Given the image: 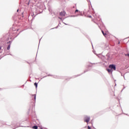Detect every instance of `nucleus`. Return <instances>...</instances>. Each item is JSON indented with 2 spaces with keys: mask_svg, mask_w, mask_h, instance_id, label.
I'll return each mask as SVG.
<instances>
[{
  "mask_svg": "<svg viewBox=\"0 0 129 129\" xmlns=\"http://www.w3.org/2000/svg\"><path fill=\"white\" fill-rule=\"evenodd\" d=\"M90 12L89 11L85 10L83 12V13H81V16H84L86 17L87 18H91V15H89Z\"/></svg>",
  "mask_w": 129,
  "mask_h": 129,
  "instance_id": "obj_1",
  "label": "nucleus"
},
{
  "mask_svg": "<svg viewBox=\"0 0 129 129\" xmlns=\"http://www.w3.org/2000/svg\"><path fill=\"white\" fill-rule=\"evenodd\" d=\"M109 69H111L113 71H115L116 70V66L114 64H111L109 65Z\"/></svg>",
  "mask_w": 129,
  "mask_h": 129,
  "instance_id": "obj_2",
  "label": "nucleus"
},
{
  "mask_svg": "<svg viewBox=\"0 0 129 129\" xmlns=\"http://www.w3.org/2000/svg\"><path fill=\"white\" fill-rule=\"evenodd\" d=\"M97 56L99 58H100L103 62H106L105 61V60H106V57H105V56L102 55L101 54H99L97 55Z\"/></svg>",
  "mask_w": 129,
  "mask_h": 129,
  "instance_id": "obj_3",
  "label": "nucleus"
},
{
  "mask_svg": "<svg viewBox=\"0 0 129 129\" xmlns=\"http://www.w3.org/2000/svg\"><path fill=\"white\" fill-rule=\"evenodd\" d=\"M84 120L85 122H87V123H88V122L90 121V117L88 116H85Z\"/></svg>",
  "mask_w": 129,
  "mask_h": 129,
  "instance_id": "obj_4",
  "label": "nucleus"
},
{
  "mask_svg": "<svg viewBox=\"0 0 129 129\" xmlns=\"http://www.w3.org/2000/svg\"><path fill=\"white\" fill-rule=\"evenodd\" d=\"M65 15H66L65 11H62L59 13V15L61 16V17H65Z\"/></svg>",
  "mask_w": 129,
  "mask_h": 129,
  "instance_id": "obj_5",
  "label": "nucleus"
},
{
  "mask_svg": "<svg viewBox=\"0 0 129 129\" xmlns=\"http://www.w3.org/2000/svg\"><path fill=\"white\" fill-rule=\"evenodd\" d=\"M107 71H108V73H110L111 74H112V72H113V71L111 70V69H107Z\"/></svg>",
  "mask_w": 129,
  "mask_h": 129,
  "instance_id": "obj_6",
  "label": "nucleus"
},
{
  "mask_svg": "<svg viewBox=\"0 0 129 129\" xmlns=\"http://www.w3.org/2000/svg\"><path fill=\"white\" fill-rule=\"evenodd\" d=\"M93 64H95V63H90L89 64H88V68H89V67H92V65Z\"/></svg>",
  "mask_w": 129,
  "mask_h": 129,
  "instance_id": "obj_7",
  "label": "nucleus"
},
{
  "mask_svg": "<svg viewBox=\"0 0 129 129\" xmlns=\"http://www.w3.org/2000/svg\"><path fill=\"white\" fill-rule=\"evenodd\" d=\"M101 32L103 36H104V37H106V35H107V34H106V33H104V31H103V30H101Z\"/></svg>",
  "mask_w": 129,
  "mask_h": 129,
  "instance_id": "obj_8",
  "label": "nucleus"
},
{
  "mask_svg": "<svg viewBox=\"0 0 129 129\" xmlns=\"http://www.w3.org/2000/svg\"><path fill=\"white\" fill-rule=\"evenodd\" d=\"M106 57H107V60H109L110 56H109V53H107L106 54Z\"/></svg>",
  "mask_w": 129,
  "mask_h": 129,
  "instance_id": "obj_9",
  "label": "nucleus"
},
{
  "mask_svg": "<svg viewBox=\"0 0 129 129\" xmlns=\"http://www.w3.org/2000/svg\"><path fill=\"white\" fill-rule=\"evenodd\" d=\"M11 49V44H9L7 47V50H10Z\"/></svg>",
  "mask_w": 129,
  "mask_h": 129,
  "instance_id": "obj_10",
  "label": "nucleus"
},
{
  "mask_svg": "<svg viewBox=\"0 0 129 129\" xmlns=\"http://www.w3.org/2000/svg\"><path fill=\"white\" fill-rule=\"evenodd\" d=\"M33 128H34V129H38V126H36V125H34V126H33Z\"/></svg>",
  "mask_w": 129,
  "mask_h": 129,
  "instance_id": "obj_11",
  "label": "nucleus"
},
{
  "mask_svg": "<svg viewBox=\"0 0 129 129\" xmlns=\"http://www.w3.org/2000/svg\"><path fill=\"white\" fill-rule=\"evenodd\" d=\"M34 86H35L36 88L38 87V84H37V83H34Z\"/></svg>",
  "mask_w": 129,
  "mask_h": 129,
  "instance_id": "obj_12",
  "label": "nucleus"
},
{
  "mask_svg": "<svg viewBox=\"0 0 129 129\" xmlns=\"http://www.w3.org/2000/svg\"><path fill=\"white\" fill-rule=\"evenodd\" d=\"M32 96H33L34 100H36V95H33Z\"/></svg>",
  "mask_w": 129,
  "mask_h": 129,
  "instance_id": "obj_13",
  "label": "nucleus"
},
{
  "mask_svg": "<svg viewBox=\"0 0 129 129\" xmlns=\"http://www.w3.org/2000/svg\"><path fill=\"white\" fill-rule=\"evenodd\" d=\"M88 129H91V127H90V126L88 125Z\"/></svg>",
  "mask_w": 129,
  "mask_h": 129,
  "instance_id": "obj_14",
  "label": "nucleus"
},
{
  "mask_svg": "<svg viewBox=\"0 0 129 129\" xmlns=\"http://www.w3.org/2000/svg\"><path fill=\"white\" fill-rule=\"evenodd\" d=\"M87 38L88 39V40H90V38H89V36H87Z\"/></svg>",
  "mask_w": 129,
  "mask_h": 129,
  "instance_id": "obj_15",
  "label": "nucleus"
},
{
  "mask_svg": "<svg viewBox=\"0 0 129 129\" xmlns=\"http://www.w3.org/2000/svg\"><path fill=\"white\" fill-rule=\"evenodd\" d=\"M87 71H88V70L85 71L84 73H85V72H87Z\"/></svg>",
  "mask_w": 129,
  "mask_h": 129,
  "instance_id": "obj_16",
  "label": "nucleus"
},
{
  "mask_svg": "<svg viewBox=\"0 0 129 129\" xmlns=\"http://www.w3.org/2000/svg\"><path fill=\"white\" fill-rule=\"evenodd\" d=\"M77 12H78V10H76V11H75V13H77Z\"/></svg>",
  "mask_w": 129,
  "mask_h": 129,
  "instance_id": "obj_17",
  "label": "nucleus"
},
{
  "mask_svg": "<svg viewBox=\"0 0 129 129\" xmlns=\"http://www.w3.org/2000/svg\"><path fill=\"white\" fill-rule=\"evenodd\" d=\"M119 44H120V41H118V44L119 45Z\"/></svg>",
  "mask_w": 129,
  "mask_h": 129,
  "instance_id": "obj_18",
  "label": "nucleus"
},
{
  "mask_svg": "<svg viewBox=\"0 0 129 129\" xmlns=\"http://www.w3.org/2000/svg\"><path fill=\"white\" fill-rule=\"evenodd\" d=\"M124 88H125V87H124L122 89V90H121V91H122V90H123V89H124Z\"/></svg>",
  "mask_w": 129,
  "mask_h": 129,
  "instance_id": "obj_19",
  "label": "nucleus"
},
{
  "mask_svg": "<svg viewBox=\"0 0 129 129\" xmlns=\"http://www.w3.org/2000/svg\"><path fill=\"white\" fill-rule=\"evenodd\" d=\"M58 19H60V20H62V18L58 17Z\"/></svg>",
  "mask_w": 129,
  "mask_h": 129,
  "instance_id": "obj_20",
  "label": "nucleus"
},
{
  "mask_svg": "<svg viewBox=\"0 0 129 129\" xmlns=\"http://www.w3.org/2000/svg\"><path fill=\"white\" fill-rule=\"evenodd\" d=\"M9 43H12L11 41H9V42L7 43V44H9Z\"/></svg>",
  "mask_w": 129,
  "mask_h": 129,
  "instance_id": "obj_21",
  "label": "nucleus"
},
{
  "mask_svg": "<svg viewBox=\"0 0 129 129\" xmlns=\"http://www.w3.org/2000/svg\"><path fill=\"white\" fill-rule=\"evenodd\" d=\"M0 50H2V47L0 46Z\"/></svg>",
  "mask_w": 129,
  "mask_h": 129,
  "instance_id": "obj_22",
  "label": "nucleus"
},
{
  "mask_svg": "<svg viewBox=\"0 0 129 129\" xmlns=\"http://www.w3.org/2000/svg\"><path fill=\"white\" fill-rule=\"evenodd\" d=\"M91 44H92V47H93V45H92V42H91Z\"/></svg>",
  "mask_w": 129,
  "mask_h": 129,
  "instance_id": "obj_23",
  "label": "nucleus"
},
{
  "mask_svg": "<svg viewBox=\"0 0 129 129\" xmlns=\"http://www.w3.org/2000/svg\"><path fill=\"white\" fill-rule=\"evenodd\" d=\"M123 76V77H124V79H125V78H124V76Z\"/></svg>",
  "mask_w": 129,
  "mask_h": 129,
  "instance_id": "obj_24",
  "label": "nucleus"
},
{
  "mask_svg": "<svg viewBox=\"0 0 129 129\" xmlns=\"http://www.w3.org/2000/svg\"><path fill=\"white\" fill-rule=\"evenodd\" d=\"M121 76H123L122 74H121Z\"/></svg>",
  "mask_w": 129,
  "mask_h": 129,
  "instance_id": "obj_25",
  "label": "nucleus"
},
{
  "mask_svg": "<svg viewBox=\"0 0 129 129\" xmlns=\"http://www.w3.org/2000/svg\"><path fill=\"white\" fill-rule=\"evenodd\" d=\"M93 11H94V9H93V8L92 9Z\"/></svg>",
  "mask_w": 129,
  "mask_h": 129,
  "instance_id": "obj_26",
  "label": "nucleus"
},
{
  "mask_svg": "<svg viewBox=\"0 0 129 129\" xmlns=\"http://www.w3.org/2000/svg\"><path fill=\"white\" fill-rule=\"evenodd\" d=\"M17 12H19V10H17Z\"/></svg>",
  "mask_w": 129,
  "mask_h": 129,
  "instance_id": "obj_27",
  "label": "nucleus"
},
{
  "mask_svg": "<svg viewBox=\"0 0 129 129\" xmlns=\"http://www.w3.org/2000/svg\"><path fill=\"white\" fill-rule=\"evenodd\" d=\"M126 114V115H127V114Z\"/></svg>",
  "mask_w": 129,
  "mask_h": 129,
  "instance_id": "obj_28",
  "label": "nucleus"
},
{
  "mask_svg": "<svg viewBox=\"0 0 129 129\" xmlns=\"http://www.w3.org/2000/svg\"><path fill=\"white\" fill-rule=\"evenodd\" d=\"M94 53L95 54V52H94Z\"/></svg>",
  "mask_w": 129,
  "mask_h": 129,
  "instance_id": "obj_29",
  "label": "nucleus"
}]
</instances>
